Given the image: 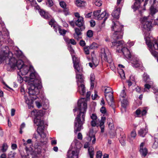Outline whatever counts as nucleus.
<instances>
[{
  "instance_id": "nucleus-1",
  "label": "nucleus",
  "mask_w": 158,
  "mask_h": 158,
  "mask_svg": "<svg viewBox=\"0 0 158 158\" xmlns=\"http://www.w3.org/2000/svg\"><path fill=\"white\" fill-rule=\"evenodd\" d=\"M27 81H28L29 87H28V93L31 99H29L24 96L26 103L30 105L32 103V101L38 98L37 95L39 93V89L42 87L41 84L40 79L36 76L35 72L31 73L29 77L27 78Z\"/></svg>"
},
{
  "instance_id": "nucleus-2",
  "label": "nucleus",
  "mask_w": 158,
  "mask_h": 158,
  "mask_svg": "<svg viewBox=\"0 0 158 158\" xmlns=\"http://www.w3.org/2000/svg\"><path fill=\"white\" fill-rule=\"evenodd\" d=\"M9 60V64L11 68H15L17 67L19 70V74L22 75L27 74L28 72H30L33 69L32 66L29 67L23 64V61L21 60H17L13 57L12 52H9L8 54L3 53L0 55V63L4 60Z\"/></svg>"
},
{
  "instance_id": "nucleus-3",
  "label": "nucleus",
  "mask_w": 158,
  "mask_h": 158,
  "mask_svg": "<svg viewBox=\"0 0 158 158\" xmlns=\"http://www.w3.org/2000/svg\"><path fill=\"white\" fill-rule=\"evenodd\" d=\"M31 114L35 116L34 119V123L38 127L37 132L40 135L41 138L44 139V140L41 139L40 143L36 142L35 144V148H38L39 147L43 146L47 143L46 139H45L46 136L45 133V127L44 121L43 119L42 116L43 115V111L41 110H34L31 112Z\"/></svg>"
},
{
  "instance_id": "nucleus-4",
  "label": "nucleus",
  "mask_w": 158,
  "mask_h": 158,
  "mask_svg": "<svg viewBox=\"0 0 158 158\" xmlns=\"http://www.w3.org/2000/svg\"><path fill=\"white\" fill-rule=\"evenodd\" d=\"M87 101L85 98H82L78 102L77 109L79 113L76 118L74 123V131L75 133L79 131L85 121V118L86 110L87 108Z\"/></svg>"
},
{
  "instance_id": "nucleus-5",
  "label": "nucleus",
  "mask_w": 158,
  "mask_h": 158,
  "mask_svg": "<svg viewBox=\"0 0 158 158\" xmlns=\"http://www.w3.org/2000/svg\"><path fill=\"white\" fill-rule=\"evenodd\" d=\"M113 24L111 27L112 30L114 31L113 35L114 41H117V39H121L123 34V26L121 25L117 21L115 22L113 21Z\"/></svg>"
},
{
  "instance_id": "nucleus-6",
  "label": "nucleus",
  "mask_w": 158,
  "mask_h": 158,
  "mask_svg": "<svg viewBox=\"0 0 158 158\" xmlns=\"http://www.w3.org/2000/svg\"><path fill=\"white\" fill-rule=\"evenodd\" d=\"M145 39L152 54L155 57L157 56H158V53L155 51V50L158 49V44L156 40L151 39L148 37L145 36Z\"/></svg>"
},
{
  "instance_id": "nucleus-7",
  "label": "nucleus",
  "mask_w": 158,
  "mask_h": 158,
  "mask_svg": "<svg viewBox=\"0 0 158 158\" xmlns=\"http://www.w3.org/2000/svg\"><path fill=\"white\" fill-rule=\"evenodd\" d=\"M72 59L73 66L76 73V79L84 78L81 74L83 71L82 67L80 63L79 59L77 58L75 56H72Z\"/></svg>"
},
{
  "instance_id": "nucleus-8",
  "label": "nucleus",
  "mask_w": 158,
  "mask_h": 158,
  "mask_svg": "<svg viewBox=\"0 0 158 158\" xmlns=\"http://www.w3.org/2000/svg\"><path fill=\"white\" fill-rule=\"evenodd\" d=\"M112 43L114 47H116L118 49H120V48H122V52L125 57L127 58H131V52L127 48L123 47V43L122 41H114Z\"/></svg>"
},
{
  "instance_id": "nucleus-9",
  "label": "nucleus",
  "mask_w": 158,
  "mask_h": 158,
  "mask_svg": "<svg viewBox=\"0 0 158 158\" xmlns=\"http://www.w3.org/2000/svg\"><path fill=\"white\" fill-rule=\"evenodd\" d=\"M105 95L109 105L113 108L114 102L113 101V92L111 88L109 87H106Z\"/></svg>"
},
{
  "instance_id": "nucleus-10",
  "label": "nucleus",
  "mask_w": 158,
  "mask_h": 158,
  "mask_svg": "<svg viewBox=\"0 0 158 158\" xmlns=\"http://www.w3.org/2000/svg\"><path fill=\"white\" fill-rule=\"evenodd\" d=\"M101 58L106 61L109 63L111 62L112 59L110 53L107 48H104L101 49Z\"/></svg>"
},
{
  "instance_id": "nucleus-11",
  "label": "nucleus",
  "mask_w": 158,
  "mask_h": 158,
  "mask_svg": "<svg viewBox=\"0 0 158 158\" xmlns=\"http://www.w3.org/2000/svg\"><path fill=\"white\" fill-rule=\"evenodd\" d=\"M152 19L150 16L144 17L142 19L141 23L143 28L147 31H150L152 27Z\"/></svg>"
},
{
  "instance_id": "nucleus-12",
  "label": "nucleus",
  "mask_w": 158,
  "mask_h": 158,
  "mask_svg": "<svg viewBox=\"0 0 158 158\" xmlns=\"http://www.w3.org/2000/svg\"><path fill=\"white\" fill-rule=\"evenodd\" d=\"M77 92L81 95H83L85 92V88L84 84V78L77 79Z\"/></svg>"
},
{
  "instance_id": "nucleus-13",
  "label": "nucleus",
  "mask_w": 158,
  "mask_h": 158,
  "mask_svg": "<svg viewBox=\"0 0 158 158\" xmlns=\"http://www.w3.org/2000/svg\"><path fill=\"white\" fill-rule=\"evenodd\" d=\"M152 1L153 2V4L150 8L151 14L152 15L157 11H158V3L156 4V6H155L154 4L155 2V0H145L143 5V6H145L147 4V2H148L150 3H151V2Z\"/></svg>"
},
{
  "instance_id": "nucleus-14",
  "label": "nucleus",
  "mask_w": 158,
  "mask_h": 158,
  "mask_svg": "<svg viewBox=\"0 0 158 158\" xmlns=\"http://www.w3.org/2000/svg\"><path fill=\"white\" fill-rule=\"evenodd\" d=\"M74 15L77 18V20L75 22L76 25L79 27L83 26L84 24L83 18L81 16L79 13L77 12L75 13Z\"/></svg>"
},
{
  "instance_id": "nucleus-15",
  "label": "nucleus",
  "mask_w": 158,
  "mask_h": 158,
  "mask_svg": "<svg viewBox=\"0 0 158 158\" xmlns=\"http://www.w3.org/2000/svg\"><path fill=\"white\" fill-rule=\"evenodd\" d=\"M31 140L29 139L27 140V142H24L23 143V145L25 146V150L28 155L30 154H32L34 151L33 149L31 147H28V144L31 143Z\"/></svg>"
},
{
  "instance_id": "nucleus-16",
  "label": "nucleus",
  "mask_w": 158,
  "mask_h": 158,
  "mask_svg": "<svg viewBox=\"0 0 158 158\" xmlns=\"http://www.w3.org/2000/svg\"><path fill=\"white\" fill-rule=\"evenodd\" d=\"M144 144L145 143L144 142L141 143L139 151L141 156L144 157L146 156L148 153L147 148L144 146Z\"/></svg>"
},
{
  "instance_id": "nucleus-17",
  "label": "nucleus",
  "mask_w": 158,
  "mask_h": 158,
  "mask_svg": "<svg viewBox=\"0 0 158 158\" xmlns=\"http://www.w3.org/2000/svg\"><path fill=\"white\" fill-rule=\"evenodd\" d=\"M79 153L77 150L71 151H69L68 152L67 158H78Z\"/></svg>"
},
{
  "instance_id": "nucleus-18",
  "label": "nucleus",
  "mask_w": 158,
  "mask_h": 158,
  "mask_svg": "<svg viewBox=\"0 0 158 158\" xmlns=\"http://www.w3.org/2000/svg\"><path fill=\"white\" fill-rule=\"evenodd\" d=\"M147 110V109L146 108H140L136 110L135 113L137 116H139V115L143 116L146 114Z\"/></svg>"
},
{
  "instance_id": "nucleus-19",
  "label": "nucleus",
  "mask_w": 158,
  "mask_h": 158,
  "mask_svg": "<svg viewBox=\"0 0 158 158\" xmlns=\"http://www.w3.org/2000/svg\"><path fill=\"white\" fill-rule=\"evenodd\" d=\"M132 66L135 67L137 68L139 66L140 61L139 59L137 57H134L132 58L131 61Z\"/></svg>"
},
{
  "instance_id": "nucleus-20",
  "label": "nucleus",
  "mask_w": 158,
  "mask_h": 158,
  "mask_svg": "<svg viewBox=\"0 0 158 158\" xmlns=\"http://www.w3.org/2000/svg\"><path fill=\"white\" fill-rule=\"evenodd\" d=\"M88 135V140L91 141L92 139V143L93 144H94L95 143L96 138L93 131L90 130Z\"/></svg>"
},
{
  "instance_id": "nucleus-21",
  "label": "nucleus",
  "mask_w": 158,
  "mask_h": 158,
  "mask_svg": "<svg viewBox=\"0 0 158 158\" xmlns=\"http://www.w3.org/2000/svg\"><path fill=\"white\" fill-rule=\"evenodd\" d=\"M99 61L96 57H92V62L89 63V66L93 68L96 67L98 64Z\"/></svg>"
},
{
  "instance_id": "nucleus-22",
  "label": "nucleus",
  "mask_w": 158,
  "mask_h": 158,
  "mask_svg": "<svg viewBox=\"0 0 158 158\" xmlns=\"http://www.w3.org/2000/svg\"><path fill=\"white\" fill-rule=\"evenodd\" d=\"M120 9H121L119 7H115L114 10L112 13V16L114 18H118L120 13Z\"/></svg>"
},
{
  "instance_id": "nucleus-23",
  "label": "nucleus",
  "mask_w": 158,
  "mask_h": 158,
  "mask_svg": "<svg viewBox=\"0 0 158 158\" xmlns=\"http://www.w3.org/2000/svg\"><path fill=\"white\" fill-rule=\"evenodd\" d=\"M38 11L40 15L45 19H49L51 17V16L47 12H45L42 9H38Z\"/></svg>"
},
{
  "instance_id": "nucleus-24",
  "label": "nucleus",
  "mask_w": 158,
  "mask_h": 158,
  "mask_svg": "<svg viewBox=\"0 0 158 158\" xmlns=\"http://www.w3.org/2000/svg\"><path fill=\"white\" fill-rule=\"evenodd\" d=\"M54 28L56 32L58 31L60 35L63 36L65 35L67 31L66 30L61 29L59 25L54 26Z\"/></svg>"
},
{
  "instance_id": "nucleus-25",
  "label": "nucleus",
  "mask_w": 158,
  "mask_h": 158,
  "mask_svg": "<svg viewBox=\"0 0 158 158\" xmlns=\"http://www.w3.org/2000/svg\"><path fill=\"white\" fill-rule=\"evenodd\" d=\"M136 1L134 5L132 6V7L135 11L139 9L140 6V4L143 1V0H135Z\"/></svg>"
},
{
  "instance_id": "nucleus-26",
  "label": "nucleus",
  "mask_w": 158,
  "mask_h": 158,
  "mask_svg": "<svg viewBox=\"0 0 158 158\" xmlns=\"http://www.w3.org/2000/svg\"><path fill=\"white\" fill-rule=\"evenodd\" d=\"M108 14L106 13V12L105 11H104L102 13L100 14L99 16L98 17V20H101L103 18H104V21H105L108 18Z\"/></svg>"
},
{
  "instance_id": "nucleus-27",
  "label": "nucleus",
  "mask_w": 158,
  "mask_h": 158,
  "mask_svg": "<svg viewBox=\"0 0 158 158\" xmlns=\"http://www.w3.org/2000/svg\"><path fill=\"white\" fill-rule=\"evenodd\" d=\"M75 33L74 34V38L77 40L80 38L79 35L81 34V32L80 29L78 28H74Z\"/></svg>"
},
{
  "instance_id": "nucleus-28",
  "label": "nucleus",
  "mask_w": 158,
  "mask_h": 158,
  "mask_svg": "<svg viewBox=\"0 0 158 158\" xmlns=\"http://www.w3.org/2000/svg\"><path fill=\"white\" fill-rule=\"evenodd\" d=\"M106 117H102L100 120H98V124L97 125V126H99L100 127H104V123L106 120Z\"/></svg>"
},
{
  "instance_id": "nucleus-29",
  "label": "nucleus",
  "mask_w": 158,
  "mask_h": 158,
  "mask_svg": "<svg viewBox=\"0 0 158 158\" xmlns=\"http://www.w3.org/2000/svg\"><path fill=\"white\" fill-rule=\"evenodd\" d=\"M148 128L146 127L144 129H141L139 131L138 134L140 136L143 137L148 132Z\"/></svg>"
},
{
  "instance_id": "nucleus-30",
  "label": "nucleus",
  "mask_w": 158,
  "mask_h": 158,
  "mask_svg": "<svg viewBox=\"0 0 158 158\" xmlns=\"http://www.w3.org/2000/svg\"><path fill=\"white\" fill-rule=\"evenodd\" d=\"M75 4L78 7H83L85 6L86 3L84 0H76Z\"/></svg>"
},
{
  "instance_id": "nucleus-31",
  "label": "nucleus",
  "mask_w": 158,
  "mask_h": 158,
  "mask_svg": "<svg viewBox=\"0 0 158 158\" xmlns=\"http://www.w3.org/2000/svg\"><path fill=\"white\" fill-rule=\"evenodd\" d=\"M153 81H150L149 82L147 83L144 85V91L148 92L149 89L153 85Z\"/></svg>"
},
{
  "instance_id": "nucleus-32",
  "label": "nucleus",
  "mask_w": 158,
  "mask_h": 158,
  "mask_svg": "<svg viewBox=\"0 0 158 158\" xmlns=\"http://www.w3.org/2000/svg\"><path fill=\"white\" fill-rule=\"evenodd\" d=\"M143 80L146 83L149 82L150 81H152L150 80L149 76L145 73L143 75Z\"/></svg>"
},
{
  "instance_id": "nucleus-33",
  "label": "nucleus",
  "mask_w": 158,
  "mask_h": 158,
  "mask_svg": "<svg viewBox=\"0 0 158 158\" xmlns=\"http://www.w3.org/2000/svg\"><path fill=\"white\" fill-rule=\"evenodd\" d=\"M100 111L103 114L102 117H106L108 116V114L106 112V109L104 107H102L100 109Z\"/></svg>"
},
{
  "instance_id": "nucleus-34",
  "label": "nucleus",
  "mask_w": 158,
  "mask_h": 158,
  "mask_svg": "<svg viewBox=\"0 0 158 158\" xmlns=\"http://www.w3.org/2000/svg\"><path fill=\"white\" fill-rule=\"evenodd\" d=\"M90 81H91V88H93L94 86V80H95V76L93 74H91L90 75Z\"/></svg>"
},
{
  "instance_id": "nucleus-35",
  "label": "nucleus",
  "mask_w": 158,
  "mask_h": 158,
  "mask_svg": "<svg viewBox=\"0 0 158 158\" xmlns=\"http://www.w3.org/2000/svg\"><path fill=\"white\" fill-rule=\"evenodd\" d=\"M128 104V102L126 98L123 99L122 101V106L124 110H126V106Z\"/></svg>"
},
{
  "instance_id": "nucleus-36",
  "label": "nucleus",
  "mask_w": 158,
  "mask_h": 158,
  "mask_svg": "<svg viewBox=\"0 0 158 158\" xmlns=\"http://www.w3.org/2000/svg\"><path fill=\"white\" fill-rule=\"evenodd\" d=\"M88 152L90 158H93L94 154V148H93L89 147L88 149Z\"/></svg>"
},
{
  "instance_id": "nucleus-37",
  "label": "nucleus",
  "mask_w": 158,
  "mask_h": 158,
  "mask_svg": "<svg viewBox=\"0 0 158 158\" xmlns=\"http://www.w3.org/2000/svg\"><path fill=\"white\" fill-rule=\"evenodd\" d=\"M60 6L63 8L65 11H67V9L66 8V3L63 1H61L60 2Z\"/></svg>"
},
{
  "instance_id": "nucleus-38",
  "label": "nucleus",
  "mask_w": 158,
  "mask_h": 158,
  "mask_svg": "<svg viewBox=\"0 0 158 158\" xmlns=\"http://www.w3.org/2000/svg\"><path fill=\"white\" fill-rule=\"evenodd\" d=\"M93 3L97 6H100L102 4V2L101 1L99 0H94Z\"/></svg>"
},
{
  "instance_id": "nucleus-39",
  "label": "nucleus",
  "mask_w": 158,
  "mask_h": 158,
  "mask_svg": "<svg viewBox=\"0 0 158 158\" xmlns=\"http://www.w3.org/2000/svg\"><path fill=\"white\" fill-rule=\"evenodd\" d=\"M8 148V146L7 144L6 143H4L2 147L1 151L2 152H5L7 150Z\"/></svg>"
},
{
  "instance_id": "nucleus-40",
  "label": "nucleus",
  "mask_w": 158,
  "mask_h": 158,
  "mask_svg": "<svg viewBox=\"0 0 158 158\" xmlns=\"http://www.w3.org/2000/svg\"><path fill=\"white\" fill-rule=\"evenodd\" d=\"M101 10H97L94 12V15L95 17L98 19V17L99 16Z\"/></svg>"
},
{
  "instance_id": "nucleus-41",
  "label": "nucleus",
  "mask_w": 158,
  "mask_h": 158,
  "mask_svg": "<svg viewBox=\"0 0 158 158\" xmlns=\"http://www.w3.org/2000/svg\"><path fill=\"white\" fill-rule=\"evenodd\" d=\"M46 3L47 5L51 7L53 5V2L52 0H46Z\"/></svg>"
},
{
  "instance_id": "nucleus-42",
  "label": "nucleus",
  "mask_w": 158,
  "mask_h": 158,
  "mask_svg": "<svg viewBox=\"0 0 158 158\" xmlns=\"http://www.w3.org/2000/svg\"><path fill=\"white\" fill-rule=\"evenodd\" d=\"M91 124L92 127H95L98 124V120H92L91 122Z\"/></svg>"
},
{
  "instance_id": "nucleus-43",
  "label": "nucleus",
  "mask_w": 158,
  "mask_h": 158,
  "mask_svg": "<svg viewBox=\"0 0 158 158\" xmlns=\"http://www.w3.org/2000/svg\"><path fill=\"white\" fill-rule=\"evenodd\" d=\"M131 137L133 139H134L136 136V131L135 130H133L131 133Z\"/></svg>"
},
{
  "instance_id": "nucleus-44",
  "label": "nucleus",
  "mask_w": 158,
  "mask_h": 158,
  "mask_svg": "<svg viewBox=\"0 0 158 158\" xmlns=\"http://www.w3.org/2000/svg\"><path fill=\"white\" fill-rule=\"evenodd\" d=\"M16 153L12 152H10L8 154L9 158H15Z\"/></svg>"
},
{
  "instance_id": "nucleus-45",
  "label": "nucleus",
  "mask_w": 158,
  "mask_h": 158,
  "mask_svg": "<svg viewBox=\"0 0 158 158\" xmlns=\"http://www.w3.org/2000/svg\"><path fill=\"white\" fill-rule=\"evenodd\" d=\"M119 74L122 78L124 79L125 77L124 72L123 69H121L119 71Z\"/></svg>"
},
{
  "instance_id": "nucleus-46",
  "label": "nucleus",
  "mask_w": 158,
  "mask_h": 158,
  "mask_svg": "<svg viewBox=\"0 0 158 158\" xmlns=\"http://www.w3.org/2000/svg\"><path fill=\"white\" fill-rule=\"evenodd\" d=\"M126 96V93L124 89L121 91L120 94V96L123 98H125Z\"/></svg>"
},
{
  "instance_id": "nucleus-47",
  "label": "nucleus",
  "mask_w": 158,
  "mask_h": 158,
  "mask_svg": "<svg viewBox=\"0 0 158 158\" xmlns=\"http://www.w3.org/2000/svg\"><path fill=\"white\" fill-rule=\"evenodd\" d=\"M55 20L54 19H52L51 21L49 22V24L51 26L53 27L55 25H58L56 24Z\"/></svg>"
},
{
  "instance_id": "nucleus-48",
  "label": "nucleus",
  "mask_w": 158,
  "mask_h": 158,
  "mask_svg": "<svg viewBox=\"0 0 158 158\" xmlns=\"http://www.w3.org/2000/svg\"><path fill=\"white\" fill-rule=\"evenodd\" d=\"M87 35L89 38L92 37L93 35V31L90 30L88 31L87 33Z\"/></svg>"
},
{
  "instance_id": "nucleus-49",
  "label": "nucleus",
  "mask_w": 158,
  "mask_h": 158,
  "mask_svg": "<svg viewBox=\"0 0 158 158\" xmlns=\"http://www.w3.org/2000/svg\"><path fill=\"white\" fill-rule=\"evenodd\" d=\"M98 45L97 44L95 43H93L91 45L90 48L91 49L94 48H98Z\"/></svg>"
},
{
  "instance_id": "nucleus-50",
  "label": "nucleus",
  "mask_w": 158,
  "mask_h": 158,
  "mask_svg": "<svg viewBox=\"0 0 158 158\" xmlns=\"http://www.w3.org/2000/svg\"><path fill=\"white\" fill-rule=\"evenodd\" d=\"M107 123L109 127H110V124L113 123L112 119L111 118H108L107 119Z\"/></svg>"
},
{
  "instance_id": "nucleus-51",
  "label": "nucleus",
  "mask_w": 158,
  "mask_h": 158,
  "mask_svg": "<svg viewBox=\"0 0 158 158\" xmlns=\"http://www.w3.org/2000/svg\"><path fill=\"white\" fill-rule=\"evenodd\" d=\"M89 47H86L84 48V50L86 54H89Z\"/></svg>"
},
{
  "instance_id": "nucleus-52",
  "label": "nucleus",
  "mask_w": 158,
  "mask_h": 158,
  "mask_svg": "<svg viewBox=\"0 0 158 158\" xmlns=\"http://www.w3.org/2000/svg\"><path fill=\"white\" fill-rule=\"evenodd\" d=\"M28 3H30L31 5L36 3L35 0H25Z\"/></svg>"
},
{
  "instance_id": "nucleus-53",
  "label": "nucleus",
  "mask_w": 158,
  "mask_h": 158,
  "mask_svg": "<svg viewBox=\"0 0 158 158\" xmlns=\"http://www.w3.org/2000/svg\"><path fill=\"white\" fill-rule=\"evenodd\" d=\"M132 82H133L134 84L136 83L135 79V77L133 76H131L130 77V80Z\"/></svg>"
},
{
  "instance_id": "nucleus-54",
  "label": "nucleus",
  "mask_w": 158,
  "mask_h": 158,
  "mask_svg": "<svg viewBox=\"0 0 158 158\" xmlns=\"http://www.w3.org/2000/svg\"><path fill=\"white\" fill-rule=\"evenodd\" d=\"M102 156V152L100 151H98L97 152L96 154L97 158H101Z\"/></svg>"
},
{
  "instance_id": "nucleus-55",
  "label": "nucleus",
  "mask_w": 158,
  "mask_h": 158,
  "mask_svg": "<svg viewBox=\"0 0 158 158\" xmlns=\"http://www.w3.org/2000/svg\"><path fill=\"white\" fill-rule=\"evenodd\" d=\"M92 120H98L96 115L94 114H92L90 116Z\"/></svg>"
},
{
  "instance_id": "nucleus-56",
  "label": "nucleus",
  "mask_w": 158,
  "mask_h": 158,
  "mask_svg": "<svg viewBox=\"0 0 158 158\" xmlns=\"http://www.w3.org/2000/svg\"><path fill=\"white\" fill-rule=\"evenodd\" d=\"M98 94H97V92L95 91L94 93V95H92V98L94 100L97 97H98Z\"/></svg>"
},
{
  "instance_id": "nucleus-57",
  "label": "nucleus",
  "mask_w": 158,
  "mask_h": 158,
  "mask_svg": "<svg viewBox=\"0 0 158 158\" xmlns=\"http://www.w3.org/2000/svg\"><path fill=\"white\" fill-rule=\"evenodd\" d=\"M18 81L19 83H21L23 82V78L21 76L19 75L18 77Z\"/></svg>"
},
{
  "instance_id": "nucleus-58",
  "label": "nucleus",
  "mask_w": 158,
  "mask_h": 158,
  "mask_svg": "<svg viewBox=\"0 0 158 158\" xmlns=\"http://www.w3.org/2000/svg\"><path fill=\"white\" fill-rule=\"evenodd\" d=\"M127 44L130 47H131L134 45V41H131L129 40Z\"/></svg>"
},
{
  "instance_id": "nucleus-59",
  "label": "nucleus",
  "mask_w": 158,
  "mask_h": 158,
  "mask_svg": "<svg viewBox=\"0 0 158 158\" xmlns=\"http://www.w3.org/2000/svg\"><path fill=\"white\" fill-rule=\"evenodd\" d=\"M69 43L73 45H75L76 43L74 39H72L69 40Z\"/></svg>"
},
{
  "instance_id": "nucleus-60",
  "label": "nucleus",
  "mask_w": 158,
  "mask_h": 158,
  "mask_svg": "<svg viewBox=\"0 0 158 158\" xmlns=\"http://www.w3.org/2000/svg\"><path fill=\"white\" fill-rule=\"evenodd\" d=\"M35 103L36 106L38 108H40L42 106V105L38 102L36 101Z\"/></svg>"
},
{
  "instance_id": "nucleus-61",
  "label": "nucleus",
  "mask_w": 158,
  "mask_h": 158,
  "mask_svg": "<svg viewBox=\"0 0 158 158\" xmlns=\"http://www.w3.org/2000/svg\"><path fill=\"white\" fill-rule=\"evenodd\" d=\"M157 147H158V142H156L155 141L153 145V148H156Z\"/></svg>"
},
{
  "instance_id": "nucleus-62",
  "label": "nucleus",
  "mask_w": 158,
  "mask_h": 158,
  "mask_svg": "<svg viewBox=\"0 0 158 158\" xmlns=\"http://www.w3.org/2000/svg\"><path fill=\"white\" fill-rule=\"evenodd\" d=\"M63 26L65 27H67L68 26V24L65 21L61 20Z\"/></svg>"
},
{
  "instance_id": "nucleus-63",
  "label": "nucleus",
  "mask_w": 158,
  "mask_h": 158,
  "mask_svg": "<svg viewBox=\"0 0 158 158\" xmlns=\"http://www.w3.org/2000/svg\"><path fill=\"white\" fill-rule=\"evenodd\" d=\"M91 26L92 27H94L95 25V22L93 20H91L90 22Z\"/></svg>"
},
{
  "instance_id": "nucleus-64",
  "label": "nucleus",
  "mask_w": 158,
  "mask_h": 158,
  "mask_svg": "<svg viewBox=\"0 0 158 158\" xmlns=\"http://www.w3.org/2000/svg\"><path fill=\"white\" fill-rule=\"evenodd\" d=\"M69 24L71 25V26H72L73 27H74L75 25V22L73 21H71L69 22Z\"/></svg>"
}]
</instances>
